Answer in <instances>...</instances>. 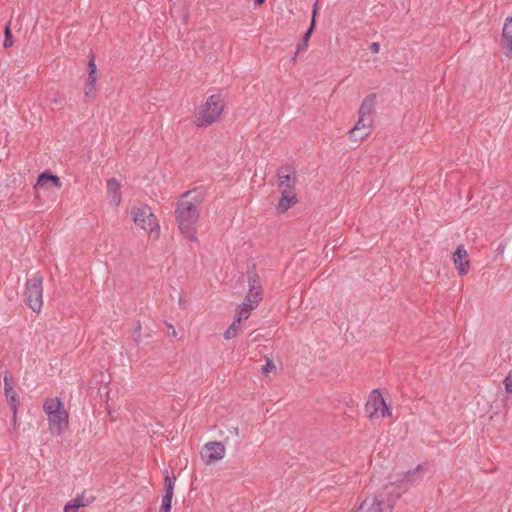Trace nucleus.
Returning <instances> with one entry per match:
<instances>
[{
    "label": "nucleus",
    "mask_w": 512,
    "mask_h": 512,
    "mask_svg": "<svg viewBox=\"0 0 512 512\" xmlns=\"http://www.w3.org/2000/svg\"><path fill=\"white\" fill-rule=\"evenodd\" d=\"M365 412L370 419L378 417L386 418L392 415L391 408L386 404L378 389H374L370 393L368 401L365 404Z\"/></svg>",
    "instance_id": "obj_6"
},
{
    "label": "nucleus",
    "mask_w": 512,
    "mask_h": 512,
    "mask_svg": "<svg viewBox=\"0 0 512 512\" xmlns=\"http://www.w3.org/2000/svg\"><path fill=\"white\" fill-rule=\"evenodd\" d=\"M4 395L6 397L7 403L9 404L12 410L13 420L15 422L17 417L18 406L20 405L19 395L14 388L5 389Z\"/></svg>",
    "instance_id": "obj_16"
},
{
    "label": "nucleus",
    "mask_w": 512,
    "mask_h": 512,
    "mask_svg": "<svg viewBox=\"0 0 512 512\" xmlns=\"http://www.w3.org/2000/svg\"><path fill=\"white\" fill-rule=\"evenodd\" d=\"M261 299H262V294L259 293V292L248 291V294L245 297V301L250 303V304H253V306L255 308L258 306V304L261 301Z\"/></svg>",
    "instance_id": "obj_26"
},
{
    "label": "nucleus",
    "mask_w": 512,
    "mask_h": 512,
    "mask_svg": "<svg viewBox=\"0 0 512 512\" xmlns=\"http://www.w3.org/2000/svg\"><path fill=\"white\" fill-rule=\"evenodd\" d=\"M497 250H498L499 253H502L503 250H504V247L500 245Z\"/></svg>",
    "instance_id": "obj_39"
},
{
    "label": "nucleus",
    "mask_w": 512,
    "mask_h": 512,
    "mask_svg": "<svg viewBox=\"0 0 512 512\" xmlns=\"http://www.w3.org/2000/svg\"><path fill=\"white\" fill-rule=\"evenodd\" d=\"M502 37L504 40V45H506L509 49V52L512 53V16L508 17L505 21L502 30Z\"/></svg>",
    "instance_id": "obj_18"
},
{
    "label": "nucleus",
    "mask_w": 512,
    "mask_h": 512,
    "mask_svg": "<svg viewBox=\"0 0 512 512\" xmlns=\"http://www.w3.org/2000/svg\"><path fill=\"white\" fill-rule=\"evenodd\" d=\"M399 499V492L396 486L385 485L372 498H366L357 510L352 512H391L396 501Z\"/></svg>",
    "instance_id": "obj_2"
},
{
    "label": "nucleus",
    "mask_w": 512,
    "mask_h": 512,
    "mask_svg": "<svg viewBox=\"0 0 512 512\" xmlns=\"http://www.w3.org/2000/svg\"><path fill=\"white\" fill-rule=\"evenodd\" d=\"M96 70L97 69H96L95 59H94V56H92L88 63V73L96 74Z\"/></svg>",
    "instance_id": "obj_31"
},
{
    "label": "nucleus",
    "mask_w": 512,
    "mask_h": 512,
    "mask_svg": "<svg viewBox=\"0 0 512 512\" xmlns=\"http://www.w3.org/2000/svg\"><path fill=\"white\" fill-rule=\"evenodd\" d=\"M277 176L281 193L293 192L296 184L295 171L292 170L289 174H282L279 171Z\"/></svg>",
    "instance_id": "obj_14"
},
{
    "label": "nucleus",
    "mask_w": 512,
    "mask_h": 512,
    "mask_svg": "<svg viewBox=\"0 0 512 512\" xmlns=\"http://www.w3.org/2000/svg\"><path fill=\"white\" fill-rule=\"evenodd\" d=\"M85 506L82 496H78L74 500L68 502L64 507V512H77L80 507Z\"/></svg>",
    "instance_id": "obj_22"
},
{
    "label": "nucleus",
    "mask_w": 512,
    "mask_h": 512,
    "mask_svg": "<svg viewBox=\"0 0 512 512\" xmlns=\"http://www.w3.org/2000/svg\"><path fill=\"white\" fill-rule=\"evenodd\" d=\"M422 469V465L419 464L414 469L403 473L400 478L390 482L388 485L396 486V490L399 492L400 498L401 495L411 486L421 481L422 477L419 475V473Z\"/></svg>",
    "instance_id": "obj_8"
},
{
    "label": "nucleus",
    "mask_w": 512,
    "mask_h": 512,
    "mask_svg": "<svg viewBox=\"0 0 512 512\" xmlns=\"http://www.w3.org/2000/svg\"><path fill=\"white\" fill-rule=\"evenodd\" d=\"M14 44L13 35L10 29V24H7L4 29V42L3 46L4 48H10Z\"/></svg>",
    "instance_id": "obj_24"
},
{
    "label": "nucleus",
    "mask_w": 512,
    "mask_h": 512,
    "mask_svg": "<svg viewBox=\"0 0 512 512\" xmlns=\"http://www.w3.org/2000/svg\"><path fill=\"white\" fill-rule=\"evenodd\" d=\"M504 386H505V391L508 393V394H512V373H509L504 381Z\"/></svg>",
    "instance_id": "obj_29"
},
{
    "label": "nucleus",
    "mask_w": 512,
    "mask_h": 512,
    "mask_svg": "<svg viewBox=\"0 0 512 512\" xmlns=\"http://www.w3.org/2000/svg\"><path fill=\"white\" fill-rule=\"evenodd\" d=\"M297 202L298 199L293 192L281 193V198L279 200L277 210L280 213H284L292 206H294Z\"/></svg>",
    "instance_id": "obj_15"
},
{
    "label": "nucleus",
    "mask_w": 512,
    "mask_h": 512,
    "mask_svg": "<svg viewBox=\"0 0 512 512\" xmlns=\"http://www.w3.org/2000/svg\"><path fill=\"white\" fill-rule=\"evenodd\" d=\"M172 499L162 498V504L159 512H170L171 511Z\"/></svg>",
    "instance_id": "obj_27"
},
{
    "label": "nucleus",
    "mask_w": 512,
    "mask_h": 512,
    "mask_svg": "<svg viewBox=\"0 0 512 512\" xmlns=\"http://www.w3.org/2000/svg\"><path fill=\"white\" fill-rule=\"evenodd\" d=\"M274 369H275V365H274V363L271 360H268L266 362V364L262 367V371L264 373H267V372L272 371Z\"/></svg>",
    "instance_id": "obj_33"
},
{
    "label": "nucleus",
    "mask_w": 512,
    "mask_h": 512,
    "mask_svg": "<svg viewBox=\"0 0 512 512\" xmlns=\"http://www.w3.org/2000/svg\"><path fill=\"white\" fill-rule=\"evenodd\" d=\"M317 12H318V1H316V2H315V4L313 5V11H312V19H311V22H312V21H314V22H315V18H316Z\"/></svg>",
    "instance_id": "obj_37"
},
{
    "label": "nucleus",
    "mask_w": 512,
    "mask_h": 512,
    "mask_svg": "<svg viewBox=\"0 0 512 512\" xmlns=\"http://www.w3.org/2000/svg\"><path fill=\"white\" fill-rule=\"evenodd\" d=\"M44 412L48 415L49 430L53 435H61L68 427V413L59 398L49 399L44 403Z\"/></svg>",
    "instance_id": "obj_3"
},
{
    "label": "nucleus",
    "mask_w": 512,
    "mask_h": 512,
    "mask_svg": "<svg viewBox=\"0 0 512 512\" xmlns=\"http://www.w3.org/2000/svg\"><path fill=\"white\" fill-rule=\"evenodd\" d=\"M248 284H249V291L251 292H259L262 294V286L259 281V276L256 273L255 270H248Z\"/></svg>",
    "instance_id": "obj_20"
},
{
    "label": "nucleus",
    "mask_w": 512,
    "mask_h": 512,
    "mask_svg": "<svg viewBox=\"0 0 512 512\" xmlns=\"http://www.w3.org/2000/svg\"><path fill=\"white\" fill-rule=\"evenodd\" d=\"M176 335H177V332H176L175 330H173V332H172V336H174V337H175Z\"/></svg>",
    "instance_id": "obj_40"
},
{
    "label": "nucleus",
    "mask_w": 512,
    "mask_h": 512,
    "mask_svg": "<svg viewBox=\"0 0 512 512\" xmlns=\"http://www.w3.org/2000/svg\"><path fill=\"white\" fill-rule=\"evenodd\" d=\"M241 322H236V318L234 319L233 323L227 328V330L224 332V338L226 340L232 339L237 335L238 332V325Z\"/></svg>",
    "instance_id": "obj_25"
},
{
    "label": "nucleus",
    "mask_w": 512,
    "mask_h": 512,
    "mask_svg": "<svg viewBox=\"0 0 512 512\" xmlns=\"http://www.w3.org/2000/svg\"><path fill=\"white\" fill-rule=\"evenodd\" d=\"M370 126H371V120L370 119H367L364 122H360V117H359L356 125L351 129V136L354 137L355 136V132L369 131Z\"/></svg>",
    "instance_id": "obj_23"
},
{
    "label": "nucleus",
    "mask_w": 512,
    "mask_h": 512,
    "mask_svg": "<svg viewBox=\"0 0 512 512\" xmlns=\"http://www.w3.org/2000/svg\"><path fill=\"white\" fill-rule=\"evenodd\" d=\"M13 387V379L10 375L5 374L4 376V390Z\"/></svg>",
    "instance_id": "obj_32"
},
{
    "label": "nucleus",
    "mask_w": 512,
    "mask_h": 512,
    "mask_svg": "<svg viewBox=\"0 0 512 512\" xmlns=\"http://www.w3.org/2000/svg\"><path fill=\"white\" fill-rule=\"evenodd\" d=\"M369 134V131H365V132H355V136L352 137L351 136V131L349 132V138L352 140V141H359V140H362L364 139L366 136H368Z\"/></svg>",
    "instance_id": "obj_30"
},
{
    "label": "nucleus",
    "mask_w": 512,
    "mask_h": 512,
    "mask_svg": "<svg viewBox=\"0 0 512 512\" xmlns=\"http://www.w3.org/2000/svg\"><path fill=\"white\" fill-rule=\"evenodd\" d=\"M95 86L96 85H93V84L89 85L88 83H86L85 88H84L85 97L92 98L95 96V91H96Z\"/></svg>",
    "instance_id": "obj_28"
},
{
    "label": "nucleus",
    "mask_w": 512,
    "mask_h": 512,
    "mask_svg": "<svg viewBox=\"0 0 512 512\" xmlns=\"http://www.w3.org/2000/svg\"><path fill=\"white\" fill-rule=\"evenodd\" d=\"M255 309L253 304H250L246 301H244L241 305L237 308V316H236V322H242V320L248 319L250 312Z\"/></svg>",
    "instance_id": "obj_21"
},
{
    "label": "nucleus",
    "mask_w": 512,
    "mask_h": 512,
    "mask_svg": "<svg viewBox=\"0 0 512 512\" xmlns=\"http://www.w3.org/2000/svg\"><path fill=\"white\" fill-rule=\"evenodd\" d=\"M134 341L139 343L141 338V325L138 323L137 327L135 328L134 335H133Z\"/></svg>",
    "instance_id": "obj_34"
},
{
    "label": "nucleus",
    "mask_w": 512,
    "mask_h": 512,
    "mask_svg": "<svg viewBox=\"0 0 512 512\" xmlns=\"http://www.w3.org/2000/svg\"><path fill=\"white\" fill-rule=\"evenodd\" d=\"M224 109V101L220 94H213L207 100L206 103L196 118L195 124L198 127H206L220 117Z\"/></svg>",
    "instance_id": "obj_4"
},
{
    "label": "nucleus",
    "mask_w": 512,
    "mask_h": 512,
    "mask_svg": "<svg viewBox=\"0 0 512 512\" xmlns=\"http://www.w3.org/2000/svg\"><path fill=\"white\" fill-rule=\"evenodd\" d=\"M49 184H52L55 188L60 189L62 186L61 180L58 176L45 171L38 176L37 182L34 185L36 191L49 188Z\"/></svg>",
    "instance_id": "obj_11"
},
{
    "label": "nucleus",
    "mask_w": 512,
    "mask_h": 512,
    "mask_svg": "<svg viewBox=\"0 0 512 512\" xmlns=\"http://www.w3.org/2000/svg\"><path fill=\"white\" fill-rule=\"evenodd\" d=\"M313 30H314V21L311 22L310 27L304 33L301 40L297 43V48H296L297 50H296L294 57L292 58L293 60L296 59L297 54L306 51V49L308 47V42L313 33Z\"/></svg>",
    "instance_id": "obj_17"
},
{
    "label": "nucleus",
    "mask_w": 512,
    "mask_h": 512,
    "mask_svg": "<svg viewBox=\"0 0 512 512\" xmlns=\"http://www.w3.org/2000/svg\"><path fill=\"white\" fill-rule=\"evenodd\" d=\"M256 5H260L265 2V0H254Z\"/></svg>",
    "instance_id": "obj_38"
},
{
    "label": "nucleus",
    "mask_w": 512,
    "mask_h": 512,
    "mask_svg": "<svg viewBox=\"0 0 512 512\" xmlns=\"http://www.w3.org/2000/svg\"><path fill=\"white\" fill-rule=\"evenodd\" d=\"M203 202L201 193L187 191L176 203L175 219L181 234L190 241H196V224L200 217V206Z\"/></svg>",
    "instance_id": "obj_1"
},
{
    "label": "nucleus",
    "mask_w": 512,
    "mask_h": 512,
    "mask_svg": "<svg viewBox=\"0 0 512 512\" xmlns=\"http://www.w3.org/2000/svg\"><path fill=\"white\" fill-rule=\"evenodd\" d=\"M375 99V94H369L364 98L358 111V114L360 116V122H364L367 119H370V116L374 111Z\"/></svg>",
    "instance_id": "obj_12"
},
{
    "label": "nucleus",
    "mask_w": 512,
    "mask_h": 512,
    "mask_svg": "<svg viewBox=\"0 0 512 512\" xmlns=\"http://www.w3.org/2000/svg\"><path fill=\"white\" fill-rule=\"evenodd\" d=\"M96 80H97V76L96 74H89L88 73V78H87V83L89 85H96Z\"/></svg>",
    "instance_id": "obj_35"
},
{
    "label": "nucleus",
    "mask_w": 512,
    "mask_h": 512,
    "mask_svg": "<svg viewBox=\"0 0 512 512\" xmlns=\"http://www.w3.org/2000/svg\"><path fill=\"white\" fill-rule=\"evenodd\" d=\"M467 257L468 254L464 246H458L453 254V262L460 276L466 275L469 271L470 262Z\"/></svg>",
    "instance_id": "obj_10"
},
{
    "label": "nucleus",
    "mask_w": 512,
    "mask_h": 512,
    "mask_svg": "<svg viewBox=\"0 0 512 512\" xmlns=\"http://www.w3.org/2000/svg\"><path fill=\"white\" fill-rule=\"evenodd\" d=\"M176 477L170 476L168 471H165L164 477V494L162 498L172 499L174 494V486H175Z\"/></svg>",
    "instance_id": "obj_19"
},
{
    "label": "nucleus",
    "mask_w": 512,
    "mask_h": 512,
    "mask_svg": "<svg viewBox=\"0 0 512 512\" xmlns=\"http://www.w3.org/2000/svg\"><path fill=\"white\" fill-rule=\"evenodd\" d=\"M24 301L34 312H39L43 305V278L36 274L27 279L24 290Z\"/></svg>",
    "instance_id": "obj_5"
},
{
    "label": "nucleus",
    "mask_w": 512,
    "mask_h": 512,
    "mask_svg": "<svg viewBox=\"0 0 512 512\" xmlns=\"http://www.w3.org/2000/svg\"><path fill=\"white\" fill-rule=\"evenodd\" d=\"M202 456L208 463L221 460L225 456V446L221 442H209L205 444Z\"/></svg>",
    "instance_id": "obj_9"
},
{
    "label": "nucleus",
    "mask_w": 512,
    "mask_h": 512,
    "mask_svg": "<svg viewBox=\"0 0 512 512\" xmlns=\"http://www.w3.org/2000/svg\"><path fill=\"white\" fill-rule=\"evenodd\" d=\"M120 188L121 186L117 179L111 178L107 180V192L110 196V203L115 207H118L122 201Z\"/></svg>",
    "instance_id": "obj_13"
},
{
    "label": "nucleus",
    "mask_w": 512,
    "mask_h": 512,
    "mask_svg": "<svg viewBox=\"0 0 512 512\" xmlns=\"http://www.w3.org/2000/svg\"><path fill=\"white\" fill-rule=\"evenodd\" d=\"M131 215L134 223L146 232L152 233L155 229L159 230V225L149 206L133 207Z\"/></svg>",
    "instance_id": "obj_7"
},
{
    "label": "nucleus",
    "mask_w": 512,
    "mask_h": 512,
    "mask_svg": "<svg viewBox=\"0 0 512 512\" xmlns=\"http://www.w3.org/2000/svg\"><path fill=\"white\" fill-rule=\"evenodd\" d=\"M379 49H380V44L378 42L371 43V45H370L371 52L378 53Z\"/></svg>",
    "instance_id": "obj_36"
}]
</instances>
